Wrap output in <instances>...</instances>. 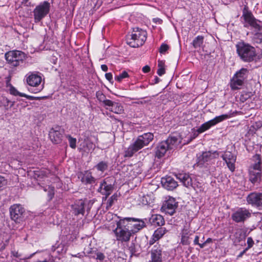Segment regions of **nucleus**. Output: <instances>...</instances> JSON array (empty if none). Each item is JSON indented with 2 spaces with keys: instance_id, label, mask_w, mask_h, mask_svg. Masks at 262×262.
<instances>
[{
  "instance_id": "38",
  "label": "nucleus",
  "mask_w": 262,
  "mask_h": 262,
  "mask_svg": "<svg viewBox=\"0 0 262 262\" xmlns=\"http://www.w3.org/2000/svg\"><path fill=\"white\" fill-rule=\"evenodd\" d=\"M117 195L116 194H114L113 195H112L107 201L106 208H111L114 204L115 201L117 200Z\"/></svg>"
},
{
  "instance_id": "40",
  "label": "nucleus",
  "mask_w": 262,
  "mask_h": 262,
  "mask_svg": "<svg viewBox=\"0 0 262 262\" xmlns=\"http://www.w3.org/2000/svg\"><path fill=\"white\" fill-rule=\"evenodd\" d=\"M67 138L68 139L70 146L72 148H73V149L75 148L76 147V139L73 138L70 135H67Z\"/></svg>"
},
{
  "instance_id": "8",
  "label": "nucleus",
  "mask_w": 262,
  "mask_h": 262,
  "mask_svg": "<svg viewBox=\"0 0 262 262\" xmlns=\"http://www.w3.org/2000/svg\"><path fill=\"white\" fill-rule=\"evenodd\" d=\"M133 235L138 232L146 227L145 221L146 219H139L135 217H123Z\"/></svg>"
},
{
  "instance_id": "39",
  "label": "nucleus",
  "mask_w": 262,
  "mask_h": 262,
  "mask_svg": "<svg viewBox=\"0 0 262 262\" xmlns=\"http://www.w3.org/2000/svg\"><path fill=\"white\" fill-rule=\"evenodd\" d=\"M129 76L128 73L126 71H123L118 75H116L115 78L117 81L120 82L124 78H127Z\"/></svg>"
},
{
  "instance_id": "62",
  "label": "nucleus",
  "mask_w": 262,
  "mask_h": 262,
  "mask_svg": "<svg viewBox=\"0 0 262 262\" xmlns=\"http://www.w3.org/2000/svg\"><path fill=\"white\" fill-rule=\"evenodd\" d=\"M247 250H246V249H245L243 252H242L241 253V254H240L239 256H242V255H243V254L246 252V251H247Z\"/></svg>"
},
{
  "instance_id": "60",
  "label": "nucleus",
  "mask_w": 262,
  "mask_h": 262,
  "mask_svg": "<svg viewBox=\"0 0 262 262\" xmlns=\"http://www.w3.org/2000/svg\"><path fill=\"white\" fill-rule=\"evenodd\" d=\"M200 133H198V132H196V133H194L193 134V138H195L196 137H197L198 136V135Z\"/></svg>"
},
{
  "instance_id": "46",
  "label": "nucleus",
  "mask_w": 262,
  "mask_h": 262,
  "mask_svg": "<svg viewBox=\"0 0 262 262\" xmlns=\"http://www.w3.org/2000/svg\"><path fill=\"white\" fill-rule=\"evenodd\" d=\"M247 243L248 247L246 248V250H248V249L251 248L254 244V242L253 241V239L251 237H248Z\"/></svg>"
},
{
  "instance_id": "30",
  "label": "nucleus",
  "mask_w": 262,
  "mask_h": 262,
  "mask_svg": "<svg viewBox=\"0 0 262 262\" xmlns=\"http://www.w3.org/2000/svg\"><path fill=\"white\" fill-rule=\"evenodd\" d=\"M243 80L234 75L231 80L230 86L232 90L238 89L243 85Z\"/></svg>"
},
{
  "instance_id": "59",
  "label": "nucleus",
  "mask_w": 262,
  "mask_h": 262,
  "mask_svg": "<svg viewBox=\"0 0 262 262\" xmlns=\"http://www.w3.org/2000/svg\"><path fill=\"white\" fill-rule=\"evenodd\" d=\"M212 241V238H208L205 241V243L207 244H208V243H211Z\"/></svg>"
},
{
  "instance_id": "1",
  "label": "nucleus",
  "mask_w": 262,
  "mask_h": 262,
  "mask_svg": "<svg viewBox=\"0 0 262 262\" xmlns=\"http://www.w3.org/2000/svg\"><path fill=\"white\" fill-rule=\"evenodd\" d=\"M107 216L109 218L112 217L113 219V222L108 225L107 228L112 231L116 240L121 243H128L133 235L124 218L114 215H114L111 213H108Z\"/></svg>"
},
{
  "instance_id": "13",
  "label": "nucleus",
  "mask_w": 262,
  "mask_h": 262,
  "mask_svg": "<svg viewBox=\"0 0 262 262\" xmlns=\"http://www.w3.org/2000/svg\"><path fill=\"white\" fill-rule=\"evenodd\" d=\"M220 153L217 151L203 152L198 158V163L199 165H203L205 164H208L215 159L219 157Z\"/></svg>"
},
{
  "instance_id": "19",
  "label": "nucleus",
  "mask_w": 262,
  "mask_h": 262,
  "mask_svg": "<svg viewBox=\"0 0 262 262\" xmlns=\"http://www.w3.org/2000/svg\"><path fill=\"white\" fill-rule=\"evenodd\" d=\"M42 78L39 73H29L27 76L26 81L31 86L36 87L40 85Z\"/></svg>"
},
{
  "instance_id": "12",
  "label": "nucleus",
  "mask_w": 262,
  "mask_h": 262,
  "mask_svg": "<svg viewBox=\"0 0 262 262\" xmlns=\"http://www.w3.org/2000/svg\"><path fill=\"white\" fill-rule=\"evenodd\" d=\"M64 130L61 126H56L50 129L49 136L54 144H59L62 142Z\"/></svg>"
},
{
  "instance_id": "64",
  "label": "nucleus",
  "mask_w": 262,
  "mask_h": 262,
  "mask_svg": "<svg viewBox=\"0 0 262 262\" xmlns=\"http://www.w3.org/2000/svg\"><path fill=\"white\" fill-rule=\"evenodd\" d=\"M86 209H87V211H89V210H90V207H86Z\"/></svg>"
},
{
  "instance_id": "15",
  "label": "nucleus",
  "mask_w": 262,
  "mask_h": 262,
  "mask_svg": "<svg viewBox=\"0 0 262 262\" xmlns=\"http://www.w3.org/2000/svg\"><path fill=\"white\" fill-rule=\"evenodd\" d=\"M91 201H88L86 200H76L74 203L72 205L71 208L72 211L75 215H83L85 213V208L86 205H89Z\"/></svg>"
},
{
  "instance_id": "4",
  "label": "nucleus",
  "mask_w": 262,
  "mask_h": 262,
  "mask_svg": "<svg viewBox=\"0 0 262 262\" xmlns=\"http://www.w3.org/2000/svg\"><path fill=\"white\" fill-rule=\"evenodd\" d=\"M147 38V32L139 28H134L126 36V42L131 47L138 48L142 46Z\"/></svg>"
},
{
  "instance_id": "23",
  "label": "nucleus",
  "mask_w": 262,
  "mask_h": 262,
  "mask_svg": "<svg viewBox=\"0 0 262 262\" xmlns=\"http://www.w3.org/2000/svg\"><path fill=\"white\" fill-rule=\"evenodd\" d=\"M161 183L164 187L169 190H172L178 186L177 182L171 177L162 178Z\"/></svg>"
},
{
  "instance_id": "24",
  "label": "nucleus",
  "mask_w": 262,
  "mask_h": 262,
  "mask_svg": "<svg viewBox=\"0 0 262 262\" xmlns=\"http://www.w3.org/2000/svg\"><path fill=\"white\" fill-rule=\"evenodd\" d=\"M193 232L190 230L189 228L185 226L182 229L181 234V242L183 245H188L190 244L189 236L192 235Z\"/></svg>"
},
{
  "instance_id": "33",
  "label": "nucleus",
  "mask_w": 262,
  "mask_h": 262,
  "mask_svg": "<svg viewBox=\"0 0 262 262\" xmlns=\"http://www.w3.org/2000/svg\"><path fill=\"white\" fill-rule=\"evenodd\" d=\"M158 69L157 74L161 76L165 74V61L163 60H159L158 63Z\"/></svg>"
},
{
  "instance_id": "52",
  "label": "nucleus",
  "mask_w": 262,
  "mask_h": 262,
  "mask_svg": "<svg viewBox=\"0 0 262 262\" xmlns=\"http://www.w3.org/2000/svg\"><path fill=\"white\" fill-rule=\"evenodd\" d=\"M12 254L13 256L17 258H20L21 256V255L20 253H19L17 251H12Z\"/></svg>"
},
{
  "instance_id": "43",
  "label": "nucleus",
  "mask_w": 262,
  "mask_h": 262,
  "mask_svg": "<svg viewBox=\"0 0 262 262\" xmlns=\"http://www.w3.org/2000/svg\"><path fill=\"white\" fill-rule=\"evenodd\" d=\"M56 250V252L57 253L59 254L60 253H62L64 250L63 245H58L57 247H55V246L52 247V251L53 252H55Z\"/></svg>"
},
{
  "instance_id": "26",
  "label": "nucleus",
  "mask_w": 262,
  "mask_h": 262,
  "mask_svg": "<svg viewBox=\"0 0 262 262\" xmlns=\"http://www.w3.org/2000/svg\"><path fill=\"white\" fill-rule=\"evenodd\" d=\"M176 177L184 186L189 187L192 185V180L188 174L186 173H178L176 175Z\"/></svg>"
},
{
  "instance_id": "9",
  "label": "nucleus",
  "mask_w": 262,
  "mask_h": 262,
  "mask_svg": "<svg viewBox=\"0 0 262 262\" xmlns=\"http://www.w3.org/2000/svg\"><path fill=\"white\" fill-rule=\"evenodd\" d=\"M50 4L45 1L37 5L33 10L35 23L39 22L49 12Z\"/></svg>"
},
{
  "instance_id": "57",
  "label": "nucleus",
  "mask_w": 262,
  "mask_h": 262,
  "mask_svg": "<svg viewBox=\"0 0 262 262\" xmlns=\"http://www.w3.org/2000/svg\"><path fill=\"white\" fill-rule=\"evenodd\" d=\"M198 245H199L201 248H203L206 245V244L204 242V243L201 244L199 243V244H198Z\"/></svg>"
},
{
  "instance_id": "6",
  "label": "nucleus",
  "mask_w": 262,
  "mask_h": 262,
  "mask_svg": "<svg viewBox=\"0 0 262 262\" xmlns=\"http://www.w3.org/2000/svg\"><path fill=\"white\" fill-rule=\"evenodd\" d=\"M5 58L12 67H17L23 63L25 59V54L19 51H11L5 54Z\"/></svg>"
},
{
  "instance_id": "22",
  "label": "nucleus",
  "mask_w": 262,
  "mask_h": 262,
  "mask_svg": "<svg viewBox=\"0 0 262 262\" xmlns=\"http://www.w3.org/2000/svg\"><path fill=\"white\" fill-rule=\"evenodd\" d=\"M114 190V185L107 183V180L105 179L100 184L98 191L102 194L105 195V198L110 195Z\"/></svg>"
},
{
  "instance_id": "51",
  "label": "nucleus",
  "mask_w": 262,
  "mask_h": 262,
  "mask_svg": "<svg viewBox=\"0 0 262 262\" xmlns=\"http://www.w3.org/2000/svg\"><path fill=\"white\" fill-rule=\"evenodd\" d=\"M150 70V68L148 66H145L142 68V71L145 73L149 72Z\"/></svg>"
},
{
  "instance_id": "10",
  "label": "nucleus",
  "mask_w": 262,
  "mask_h": 262,
  "mask_svg": "<svg viewBox=\"0 0 262 262\" xmlns=\"http://www.w3.org/2000/svg\"><path fill=\"white\" fill-rule=\"evenodd\" d=\"M230 116L227 114H224L217 116L212 120H210L201 125V126L196 130L198 133H202L207 129H209L211 126L229 118Z\"/></svg>"
},
{
  "instance_id": "50",
  "label": "nucleus",
  "mask_w": 262,
  "mask_h": 262,
  "mask_svg": "<svg viewBox=\"0 0 262 262\" xmlns=\"http://www.w3.org/2000/svg\"><path fill=\"white\" fill-rule=\"evenodd\" d=\"M105 76L106 79L108 80L110 82H111L113 80V75L111 73H106Z\"/></svg>"
},
{
  "instance_id": "45",
  "label": "nucleus",
  "mask_w": 262,
  "mask_h": 262,
  "mask_svg": "<svg viewBox=\"0 0 262 262\" xmlns=\"http://www.w3.org/2000/svg\"><path fill=\"white\" fill-rule=\"evenodd\" d=\"M20 97H26V98H27L28 99H29V100H40V97H34L33 96L28 95L24 93H23V94H20Z\"/></svg>"
},
{
  "instance_id": "27",
  "label": "nucleus",
  "mask_w": 262,
  "mask_h": 262,
  "mask_svg": "<svg viewBox=\"0 0 262 262\" xmlns=\"http://www.w3.org/2000/svg\"><path fill=\"white\" fill-rule=\"evenodd\" d=\"M149 222L154 226H162L165 224L164 218L160 214L152 215L149 219Z\"/></svg>"
},
{
  "instance_id": "54",
  "label": "nucleus",
  "mask_w": 262,
  "mask_h": 262,
  "mask_svg": "<svg viewBox=\"0 0 262 262\" xmlns=\"http://www.w3.org/2000/svg\"><path fill=\"white\" fill-rule=\"evenodd\" d=\"M101 70L104 72L107 71L108 69L107 66L105 64H102L101 66Z\"/></svg>"
},
{
  "instance_id": "55",
  "label": "nucleus",
  "mask_w": 262,
  "mask_h": 262,
  "mask_svg": "<svg viewBox=\"0 0 262 262\" xmlns=\"http://www.w3.org/2000/svg\"><path fill=\"white\" fill-rule=\"evenodd\" d=\"M36 262H54V260L53 259V258H50L48 260L45 259L43 261L38 260Z\"/></svg>"
},
{
  "instance_id": "61",
  "label": "nucleus",
  "mask_w": 262,
  "mask_h": 262,
  "mask_svg": "<svg viewBox=\"0 0 262 262\" xmlns=\"http://www.w3.org/2000/svg\"><path fill=\"white\" fill-rule=\"evenodd\" d=\"M159 81V79L158 77H155V83H158Z\"/></svg>"
},
{
  "instance_id": "42",
  "label": "nucleus",
  "mask_w": 262,
  "mask_h": 262,
  "mask_svg": "<svg viewBox=\"0 0 262 262\" xmlns=\"http://www.w3.org/2000/svg\"><path fill=\"white\" fill-rule=\"evenodd\" d=\"M8 183V181L4 177L0 176V190L3 189Z\"/></svg>"
},
{
  "instance_id": "53",
  "label": "nucleus",
  "mask_w": 262,
  "mask_h": 262,
  "mask_svg": "<svg viewBox=\"0 0 262 262\" xmlns=\"http://www.w3.org/2000/svg\"><path fill=\"white\" fill-rule=\"evenodd\" d=\"M199 236L198 235L195 236V238L194 239V242H193L194 244V245L199 244Z\"/></svg>"
},
{
  "instance_id": "14",
  "label": "nucleus",
  "mask_w": 262,
  "mask_h": 262,
  "mask_svg": "<svg viewBox=\"0 0 262 262\" xmlns=\"http://www.w3.org/2000/svg\"><path fill=\"white\" fill-rule=\"evenodd\" d=\"M150 254V262H163L166 259V254L160 246H154Z\"/></svg>"
},
{
  "instance_id": "44",
  "label": "nucleus",
  "mask_w": 262,
  "mask_h": 262,
  "mask_svg": "<svg viewBox=\"0 0 262 262\" xmlns=\"http://www.w3.org/2000/svg\"><path fill=\"white\" fill-rule=\"evenodd\" d=\"M168 48L169 47L167 45L163 43L160 46V48L159 49V52L161 53H164L168 49Z\"/></svg>"
},
{
  "instance_id": "31",
  "label": "nucleus",
  "mask_w": 262,
  "mask_h": 262,
  "mask_svg": "<svg viewBox=\"0 0 262 262\" xmlns=\"http://www.w3.org/2000/svg\"><path fill=\"white\" fill-rule=\"evenodd\" d=\"M166 232V230L165 228L160 227L158 228L155 231L153 234L155 240H159L160 239Z\"/></svg>"
},
{
  "instance_id": "63",
  "label": "nucleus",
  "mask_w": 262,
  "mask_h": 262,
  "mask_svg": "<svg viewBox=\"0 0 262 262\" xmlns=\"http://www.w3.org/2000/svg\"><path fill=\"white\" fill-rule=\"evenodd\" d=\"M29 0H23L22 3H27Z\"/></svg>"
},
{
  "instance_id": "32",
  "label": "nucleus",
  "mask_w": 262,
  "mask_h": 262,
  "mask_svg": "<svg viewBox=\"0 0 262 262\" xmlns=\"http://www.w3.org/2000/svg\"><path fill=\"white\" fill-rule=\"evenodd\" d=\"M248 73V70L246 68H242L240 70L237 71L234 75L237 76L238 78H240L243 80L246 78V76Z\"/></svg>"
},
{
  "instance_id": "56",
  "label": "nucleus",
  "mask_w": 262,
  "mask_h": 262,
  "mask_svg": "<svg viewBox=\"0 0 262 262\" xmlns=\"http://www.w3.org/2000/svg\"><path fill=\"white\" fill-rule=\"evenodd\" d=\"M158 240H155L154 239V237H152V238L149 241V244L150 245H152L154 244L156 241H157Z\"/></svg>"
},
{
  "instance_id": "25",
  "label": "nucleus",
  "mask_w": 262,
  "mask_h": 262,
  "mask_svg": "<svg viewBox=\"0 0 262 262\" xmlns=\"http://www.w3.org/2000/svg\"><path fill=\"white\" fill-rule=\"evenodd\" d=\"M169 150L168 144L165 141H163L159 143L156 147V156L158 158L164 156L166 152Z\"/></svg>"
},
{
  "instance_id": "35",
  "label": "nucleus",
  "mask_w": 262,
  "mask_h": 262,
  "mask_svg": "<svg viewBox=\"0 0 262 262\" xmlns=\"http://www.w3.org/2000/svg\"><path fill=\"white\" fill-rule=\"evenodd\" d=\"M95 167L98 170L104 172L107 169L108 164L106 162L101 161L95 166Z\"/></svg>"
},
{
  "instance_id": "49",
  "label": "nucleus",
  "mask_w": 262,
  "mask_h": 262,
  "mask_svg": "<svg viewBox=\"0 0 262 262\" xmlns=\"http://www.w3.org/2000/svg\"><path fill=\"white\" fill-rule=\"evenodd\" d=\"M104 257V254L101 252H98L96 254V259L100 261L103 260Z\"/></svg>"
},
{
  "instance_id": "48",
  "label": "nucleus",
  "mask_w": 262,
  "mask_h": 262,
  "mask_svg": "<svg viewBox=\"0 0 262 262\" xmlns=\"http://www.w3.org/2000/svg\"><path fill=\"white\" fill-rule=\"evenodd\" d=\"M71 255L74 257H78L79 258H82L85 255V253L84 252H82L81 253H78L77 254L71 253Z\"/></svg>"
},
{
  "instance_id": "58",
  "label": "nucleus",
  "mask_w": 262,
  "mask_h": 262,
  "mask_svg": "<svg viewBox=\"0 0 262 262\" xmlns=\"http://www.w3.org/2000/svg\"><path fill=\"white\" fill-rule=\"evenodd\" d=\"M255 125H256V127H257V128H260V127H261V126H262V123H261V122H256V123H255Z\"/></svg>"
},
{
  "instance_id": "47",
  "label": "nucleus",
  "mask_w": 262,
  "mask_h": 262,
  "mask_svg": "<svg viewBox=\"0 0 262 262\" xmlns=\"http://www.w3.org/2000/svg\"><path fill=\"white\" fill-rule=\"evenodd\" d=\"M86 146L89 150H94L95 147V145L91 141H88L86 143Z\"/></svg>"
},
{
  "instance_id": "29",
  "label": "nucleus",
  "mask_w": 262,
  "mask_h": 262,
  "mask_svg": "<svg viewBox=\"0 0 262 262\" xmlns=\"http://www.w3.org/2000/svg\"><path fill=\"white\" fill-rule=\"evenodd\" d=\"M81 181L85 184H92L95 183V179L92 176L91 172L86 171L82 174Z\"/></svg>"
},
{
  "instance_id": "17",
  "label": "nucleus",
  "mask_w": 262,
  "mask_h": 262,
  "mask_svg": "<svg viewBox=\"0 0 262 262\" xmlns=\"http://www.w3.org/2000/svg\"><path fill=\"white\" fill-rule=\"evenodd\" d=\"M24 208L20 204H14L10 208L11 219L16 222H19L25 212Z\"/></svg>"
},
{
  "instance_id": "28",
  "label": "nucleus",
  "mask_w": 262,
  "mask_h": 262,
  "mask_svg": "<svg viewBox=\"0 0 262 262\" xmlns=\"http://www.w3.org/2000/svg\"><path fill=\"white\" fill-rule=\"evenodd\" d=\"M168 144L169 150L176 148L180 143V140L176 137H169L167 140H165Z\"/></svg>"
},
{
  "instance_id": "37",
  "label": "nucleus",
  "mask_w": 262,
  "mask_h": 262,
  "mask_svg": "<svg viewBox=\"0 0 262 262\" xmlns=\"http://www.w3.org/2000/svg\"><path fill=\"white\" fill-rule=\"evenodd\" d=\"M45 191L48 192V195L49 200H51L54 196V187L51 186H48L44 188Z\"/></svg>"
},
{
  "instance_id": "7",
  "label": "nucleus",
  "mask_w": 262,
  "mask_h": 262,
  "mask_svg": "<svg viewBox=\"0 0 262 262\" xmlns=\"http://www.w3.org/2000/svg\"><path fill=\"white\" fill-rule=\"evenodd\" d=\"M243 19L242 23L246 28L251 27L258 30H260V26L258 23V20L254 17L250 11L245 8L243 11V14L241 17Z\"/></svg>"
},
{
  "instance_id": "18",
  "label": "nucleus",
  "mask_w": 262,
  "mask_h": 262,
  "mask_svg": "<svg viewBox=\"0 0 262 262\" xmlns=\"http://www.w3.org/2000/svg\"><path fill=\"white\" fill-rule=\"evenodd\" d=\"M223 160L225 162L227 167L232 172L235 170V163L236 160V156L230 151H226L221 156Z\"/></svg>"
},
{
  "instance_id": "5",
  "label": "nucleus",
  "mask_w": 262,
  "mask_h": 262,
  "mask_svg": "<svg viewBox=\"0 0 262 262\" xmlns=\"http://www.w3.org/2000/svg\"><path fill=\"white\" fill-rule=\"evenodd\" d=\"M255 161L249 168V180L252 183H255L260 180L261 172V162L260 155H255L253 157Z\"/></svg>"
},
{
  "instance_id": "3",
  "label": "nucleus",
  "mask_w": 262,
  "mask_h": 262,
  "mask_svg": "<svg viewBox=\"0 0 262 262\" xmlns=\"http://www.w3.org/2000/svg\"><path fill=\"white\" fill-rule=\"evenodd\" d=\"M236 48L238 55L244 62H252L256 57L255 49L248 43L239 42L236 44Z\"/></svg>"
},
{
  "instance_id": "11",
  "label": "nucleus",
  "mask_w": 262,
  "mask_h": 262,
  "mask_svg": "<svg viewBox=\"0 0 262 262\" xmlns=\"http://www.w3.org/2000/svg\"><path fill=\"white\" fill-rule=\"evenodd\" d=\"M251 216L250 210L245 208H239L232 213L231 218L236 223H241L244 222Z\"/></svg>"
},
{
  "instance_id": "21",
  "label": "nucleus",
  "mask_w": 262,
  "mask_h": 262,
  "mask_svg": "<svg viewBox=\"0 0 262 262\" xmlns=\"http://www.w3.org/2000/svg\"><path fill=\"white\" fill-rule=\"evenodd\" d=\"M106 108L109 111L117 114H121L123 113V106L119 103L112 101V100L106 101Z\"/></svg>"
},
{
  "instance_id": "36",
  "label": "nucleus",
  "mask_w": 262,
  "mask_h": 262,
  "mask_svg": "<svg viewBox=\"0 0 262 262\" xmlns=\"http://www.w3.org/2000/svg\"><path fill=\"white\" fill-rule=\"evenodd\" d=\"M97 99L100 101L102 102L104 106L106 105V101H110V100L106 99L105 96L102 93L101 91H98L96 94Z\"/></svg>"
},
{
  "instance_id": "16",
  "label": "nucleus",
  "mask_w": 262,
  "mask_h": 262,
  "mask_svg": "<svg viewBox=\"0 0 262 262\" xmlns=\"http://www.w3.org/2000/svg\"><path fill=\"white\" fill-rule=\"evenodd\" d=\"M178 203L174 198L168 196L162 207V209L166 214L173 215L178 208Z\"/></svg>"
},
{
  "instance_id": "41",
  "label": "nucleus",
  "mask_w": 262,
  "mask_h": 262,
  "mask_svg": "<svg viewBox=\"0 0 262 262\" xmlns=\"http://www.w3.org/2000/svg\"><path fill=\"white\" fill-rule=\"evenodd\" d=\"M8 86L9 87V92L10 93L14 96H20V94H23L22 93L19 92L11 84H9L8 85Z\"/></svg>"
},
{
  "instance_id": "2",
  "label": "nucleus",
  "mask_w": 262,
  "mask_h": 262,
  "mask_svg": "<svg viewBox=\"0 0 262 262\" xmlns=\"http://www.w3.org/2000/svg\"><path fill=\"white\" fill-rule=\"evenodd\" d=\"M153 138L154 135L151 133H146L139 136L136 141L126 149L125 156L128 157H132L135 152L147 145Z\"/></svg>"
},
{
  "instance_id": "20",
  "label": "nucleus",
  "mask_w": 262,
  "mask_h": 262,
  "mask_svg": "<svg viewBox=\"0 0 262 262\" xmlns=\"http://www.w3.org/2000/svg\"><path fill=\"white\" fill-rule=\"evenodd\" d=\"M247 201L249 204L262 208V193H251L248 195Z\"/></svg>"
},
{
  "instance_id": "34",
  "label": "nucleus",
  "mask_w": 262,
  "mask_h": 262,
  "mask_svg": "<svg viewBox=\"0 0 262 262\" xmlns=\"http://www.w3.org/2000/svg\"><path fill=\"white\" fill-rule=\"evenodd\" d=\"M204 37L202 36H198L193 40V46L195 48L200 47L203 43Z\"/></svg>"
}]
</instances>
